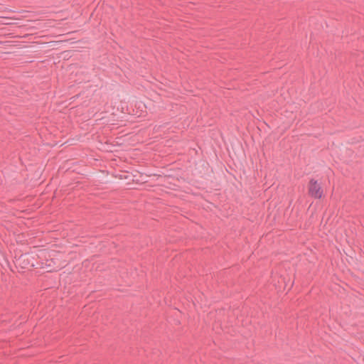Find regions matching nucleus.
Masks as SVG:
<instances>
[{
	"label": "nucleus",
	"instance_id": "obj_1",
	"mask_svg": "<svg viewBox=\"0 0 364 364\" xmlns=\"http://www.w3.org/2000/svg\"><path fill=\"white\" fill-rule=\"evenodd\" d=\"M38 257L43 261L39 264L40 267L46 269L47 272H56L66 266L65 261H60L57 255H51L46 250H41Z\"/></svg>",
	"mask_w": 364,
	"mask_h": 364
},
{
	"label": "nucleus",
	"instance_id": "obj_3",
	"mask_svg": "<svg viewBox=\"0 0 364 364\" xmlns=\"http://www.w3.org/2000/svg\"><path fill=\"white\" fill-rule=\"evenodd\" d=\"M27 255H21L17 259H16V262L18 263V264L19 265H23L22 266L23 268H26V261L28 260V259L26 258Z\"/></svg>",
	"mask_w": 364,
	"mask_h": 364
},
{
	"label": "nucleus",
	"instance_id": "obj_2",
	"mask_svg": "<svg viewBox=\"0 0 364 364\" xmlns=\"http://www.w3.org/2000/svg\"><path fill=\"white\" fill-rule=\"evenodd\" d=\"M308 192L309 196L318 199L321 198L323 193L321 183L314 178L309 181L308 184Z\"/></svg>",
	"mask_w": 364,
	"mask_h": 364
}]
</instances>
